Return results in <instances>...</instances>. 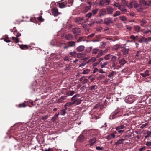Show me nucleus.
Segmentation results:
<instances>
[{"mask_svg":"<svg viewBox=\"0 0 151 151\" xmlns=\"http://www.w3.org/2000/svg\"><path fill=\"white\" fill-rule=\"evenodd\" d=\"M91 52L93 55H95L97 53L96 57L98 58L103 55V52L102 50H99L98 49L94 48L92 50Z\"/></svg>","mask_w":151,"mask_h":151,"instance_id":"1","label":"nucleus"},{"mask_svg":"<svg viewBox=\"0 0 151 151\" xmlns=\"http://www.w3.org/2000/svg\"><path fill=\"white\" fill-rule=\"evenodd\" d=\"M135 5L134 8L137 11L139 12H142L144 9V6L145 5L144 4H143L142 0L140 1V3L138 4L136 3V4Z\"/></svg>","mask_w":151,"mask_h":151,"instance_id":"2","label":"nucleus"},{"mask_svg":"<svg viewBox=\"0 0 151 151\" xmlns=\"http://www.w3.org/2000/svg\"><path fill=\"white\" fill-rule=\"evenodd\" d=\"M112 19L109 17L105 18L104 20V23L106 25H108L110 23H113Z\"/></svg>","mask_w":151,"mask_h":151,"instance_id":"3","label":"nucleus"},{"mask_svg":"<svg viewBox=\"0 0 151 151\" xmlns=\"http://www.w3.org/2000/svg\"><path fill=\"white\" fill-rule=\"evenodd\" d=\"M112 57L111 59V62L112 63H114L116 61L117 59H119L121 55L120 54H116L114 56H112Z\"/></svg>","mask_w":151,"mask_h":151,"instance_id":"4","label":"nucleus"},{"mask_svg":"<svg viewBox=\"0 0 151 151\" xmlns=\"http://www.w3.org/2000/svg\"><path fill=\"white\" fill-rule=\"evenodd\" d=\"M127 102L128 103H132L135 100V99L133 95H129L127 97Z\"/></svg>","mask_w":151,"mask_h":151,"instance_id":"5","label":"nucleus"},{"mask_svg":"<svg viewBox=\"0 0 151 151\" xmlns=\"http://www.w3.org/2000/svg\"><path fill=\"white\" fill-rule=\"evenodd\" d=\"M52 14L55 16H57L59 14H61V13L58 12V9L57 8H54L52 11Z\"/></svg>","mask_w":151,"mask_h":151,"instance_id":"6","label":"nucleus"},{"mask_svg":"<svg viewBox=\"0 0 151 151\" xmlns=\"http://www.w3.org/2000/svg\"><path fill=\"white\" fill-rule=\"evenodd\" d=\"M127 126V125L125 124H124L123 125H121L118 126L116 127L115 128H116L121 130L123 129L124 130V131H125L126 129Z\"/></svg>","mask_w":151,"mask_h":151,"instance_id":"7","label":"nucleus"},{"mask_svg":"<svg viewBox=\"0 0 151 151\" xmlns=\"http://www.w3.org/2000/svg\"><path fill=\"white\" fill-rule=\"evenodd\" d=\"M72 31L74 34L78 35L80 33L81 30L79 28H75L73 29Z\"/></svg>","mask_w":151,"mask_h":151,"instance_id":"8","label":"nucleus"},{"mask_svg":"<svg viewBox=\"0 0 151 151\" xmlns=\"http://www.w3.org/2000/svg\"><path fill=\"white\" fill-rule=\"evenodd\" d=\"M109 64V62L108 61H103L101 62L100 63V65L101 68H102L106 67V66Z\"/></svg>","mask_w":151,"mask_h":151,"instance_id":"9","label":"nucleus"},{"mask_svg":"<svg viewBox=\"0 0 151 151\" xmlns=\"http://www.w3.org/2000/svg\"><path fill=\"white\" fill-rule=\"evenodd\" d=\"M83 17H78L76 19V22L78 24H79L83 23Z\"/></svg>","mask_w":151,"mask_h":151,"instance_id":"10","label":"nucleus"},{"mask_svg":"<svg viewBox=\"0 0 151 151\" xmlns=\"http://www.w3.org/2000/svg\"><path fill=\"white\" fill-rule=\"evenodd\" d=\"M106 9L108 13L110 14H112L114 11V9L110 6L107 7Z\"/></svg>","mask_w":151,"mask_h":151,"instance_id":"11","label":"nucleus"},{"mask_svg":"<svg viewBox=\"0 0 151 151\" xmlns=\"http://www.w3.org/2000/svg\"><path fill=\"white\" fill-rule=\"evenodd\" d=\"M149 71L147 70H145L144 73H140V75L144 78L146 77L149 75Z\"/></svg>","mask_w":151,"mask_h":151,"instance_id":"12","label":"nucleus"},{"mask_svg":"<svg viewBox=\"0 0 151 151\" xmlns=\"http://www.w3.org/2000/svg\"><path fill=\"white\" fill-rule=\"evenodd\" d=\"M106 10L104 9H102L100 10L99 13L100 16H104L106 14Z\"/></svg>","mask_w":151,"mask_h":151,"instance_id":"13","label":"nucleus"},{"mask_svg":"<svg viewBox=\"0 0 151 151\" xmlns=\"http://www.w3.org/2000/svg\"><path fill=\"white\" fill-rule=\"evenodd\" d=\"M80 95L79 94H76L72 97L71 98V101H72V102H74L75 100L78 99H78V98L80 97Z\"/></svg>","mask_w":151,"mask_h":151,"instance_id":"14","label":"nucleus"},{"mask_svg":"<svg viewBox=\"0 0 151 151\" xmlns=\"http://www.w3.org/2000/svg\"><path fill=\"white\" fill-rule=\"evenodd\" d=\"M125 140V139L123 138L117 140V141L114 144L118 145L120 144H123Z\"/></svg>","mask_w":151,"mask_h":151,"instance_id":"15","label":"nucleus"},{"mask_svg":"<svg viewBox=\"0 0 151 151\" xmlns=\"http://www.w3.org/2000/svg\"><path fill=\"white\" fill-rule=\"evenodd\" d=\"M141 27L138 25H134L133 27V29L134 31L137 32H139L140 31Z\"/></svg>","mask_w":151,"mask_h":151,"instance_id":"16","label":"nucleus"},{"mask_svg":"<svg viewBox=\"0 0 151 151\" xmlns=\"http://www.w3.org/2000/svg\"><path fill=\"white\" fill-rule=\"evenodd\" d=\"M119 9L121 10L123 13V14H124L127 11L126 9L125 8L124 6L123 5H120L119 8Z\"/></svg>","mask_w":151,"mask_h":151,"instance_id":"17","label":"nucleus"},{"mask_svg":"<svg viewBox=\"0 0 151 151\" xmlns=\"http://www.w3.org/2000/svg\"><path fill=\"white\" fill-rule=\"evenodd\" d=\"M65 38L67 40H71L73 38V36L71 34H66L65 36Z\"/></svg>","mask_w":151,"mask_h":151,"instance_id":"18","label":"nucleus"},{"mask_svg":"<svg viewBox=\"0 0 151 151\" xmlns=\"http://www.w3.org/2000/svg\"><path fill=\"white\" fill-rule=\"evenodd\" d=\"M85 47L83 45H81L78 47L76 49L79 52H82L83 51Z\"/></svg>","mask_w":151,"mask_h":151,"instance_id":"19","label":"nucleus"},{"mask_svg":"<svg viewBox=\"0 0 151 151\" xmlns=\"http://www.w3.org/2000/svg\"><path fill=\"white\" fill-rule=\"evenodd\" d=\"M142 2L145 5L148 6H151V0L148 1L147 2H145V0H142Z\"/></svg>","mask_w":151,"mask_h":151,"instance_id":"20","label":"nucleus"},{"mask_svg":"<svg viewBox=\"0 0 151 151\" xmlns=\"http://www.w3.org/2000/svg\"><path fill=\"white\" fill-rule=\"evenodd\" d=\"M136 4V2L135 1H132L128 5H127V6L129 8H131L132 7L133 5L134 6V7H135V5H136L135 4Z\"/></svg>","mask_w":151,"mask_h":151,"instance_id":"21","label":"nucleus"},{"mask_svg":"<svg viewBox=\"0 0 151 151\" xmlns=\"http://www.w3.org/2000/svg\"><path fill=\"white\" fill-rule=\"evenodd\" d=\"M122 51L123 52L124 55H126L128 53L129 49L125 48H123L122 49Z\"/></svg>","mask_w":151,"mask_h":151,"instance_id":"22","label":"nucleus"},{"mask_svg":"<svg viewBox=\"0 0 151 151\" xmlns=\"http://www.w3.org/2000/svg\"><path fill=\"white\" fill-rule=\"evenodd\" d=\"M82 101L81 100L79 99H78L75 100V101L73 102V104L76 105H78L81 103Z\"/></svg>","mask_w":151,"mask_h":151,"instance_id":"23","label":"nucleus"},{"mask_svg":"<svg viewBox=\"0 0 151 151\" xmlns=\"http://www.w3.org/2000/svg\"><path fill=\"white\" fill-rule=\"evenodd\" d=\"M126 62L124 58H123L120 60L119 61V63L122 65L123 66L126 63Z\"/></svg>","mask_w":151,"mask_h":151,"instance_id":"24","label":"nucleus"},{"mask_svg":"<svg viewBox=\"0 0 151 151\" xmlns=\"http://www.w3.org/2000/svg\"><path fill=\"white\" fill-rule=\"evenodd\" d=\"M96 140V139L95 138L91 139L89 141V144L90 146L92 145L95 142Z\"/></svg>","mask_w":151,"mask_h":151,"instance_id":"25","label":"nucleus"},{"mask_svg":"<svg viewBox=\"0 0 151 151\" xmlns=\"http://www.w3.org/2000/svg\"><path fill=\"white\" fill-rule=\"evenodd\" d=\"M142 32L144 34H147L150 32V30L148 29L147 27L146 29H144L142 30Z\"/></svg>","mask_w":151,"mask_h":151,"instance_id":"26","label":"nucleus"},{"mask_svg":"<svg viewBox=\"0 0 151 151\" xmlns=\"http://www.w3.org/2000/svg\"><path fill=\"white\" fill-rule=\"evenodd\" d=\"M70 57H75L76 55V52L74 51L70 52L69 53Z\"/></svg>","mask_w":151,"mask_h":151,"instance_id":"27","label":"nucleus"},{"mask_svg":"<svg viewBox=\"0 0 151 151\" xmlns=\"http://www.w3.org/2000/svg\"><path fill=\"white\" fill-rule=\"evenodd\" d=\"M59 114V113H56L54 116L51 119L53 121H55L57 119V118L58 117Z\"/></svg>","mask_w":151,"mask_h":151,"instance_id":"28","label":"nucleus"},{"mask_svg":"<svg viewBox=\"0 0 151 151\" xmlns=\"http://www.w3.org/2000/svg\"><path fill=\"white\" fill-rule=\"evenodd\" d=\"M96 58L95 57H93L88 61L87 63H93L96 61Z\"/></svg>","mask_w":151,"mask_h":151,"instance_id":"29","label":"nucleus"},{"mask_svg":"<svg viewBox=\"0 0 151 151\" xmlns=\"http://www.w3.org/2000/svg\"><path fill=\"white\" fill-rule=\"evenodd\" d=\"M68 45L69 47H73L75 45V42L71 41L68 42Z\"/></svg>","mask_w":151,"mask_h":151,"instance_id":"30","label":"nucleus"},{"mask_svg":"<svg viewBox=\"0 0 151 151\" xmlns=\"http://www.w3.org/2000/svg\"><path fill=\"white\" fill-rule=\"evenodd\" d=\"M119 18L121 20L123 21H125L127 20L126 17L124 15L120 16Z\"/></svg>","mask_w":151,"mask_h":151,"instance_id":"31","label":"nucleus"},{"mask_svg":"<svg viewBox=\"0 0 151 151\" xmlns=\"http://www.w3.org/2000/svg\"><path fill=\"white\" fill-rule=\"evenodd\" d=\"M121 12L119 11H116L113 15L114 17H115L116 16L119 15L121 14Z\"/></svg>","mask_w":151,"mask_h":151,"instance_id":"32","label":"nucleus"},{"mask_svg":"<svg viewBox=\"0 0 151 151\" xmlns=\"http://www.w3.org/2000/svg\"><path fill=\"white\" fill-rule=\"evenodd\" d=\"M110 57H111V55H110V54H107V55H106L104 57V59L106 60H109L110 58Z\"/></svg>","mask_w":151,"mask_h":151,"instance_id":"33","label":"nucleus"},{"mask_svg":"<svg viewBox=\"0 0 151 151\" xmlns=\"http://www.w3.org/2000/svg\"><path fill=\"white\" fill-rule=\"evenodd\" d=\"M90 72V70L88 69H86L83 70L82 73L84 74H86Z\"/></svg>","mask_w":151,"mask_h":151,"instance_id":"34","label":"nucleus"},{"mask_svg":"<svg viewBox=\"0 0 151 151\" xmlns=\"http://www.w3.org/2000/svg\"><path fill=\"white\" fill-rule=\"evenodd\" d=\"M12 39L14 41L15 43H18L19 42V40H18V38H17L16 37H12Z\"/></svg>","mask_w":151,"mask_h":151,"instance_id":"35","label":"nucleus"},{"mask_svg":"<svg viewBox=\"0 0 151 151\" xmlns=\"http://www.w3.org/2000/svg\"><path fill=\"white\" fill-rule=\"evenodd\" d=\"M85 39H84L83 37H80L79 39L77 40V42H79L82 41H85Z\"/></svg>","mask_w":151,"mask_h":151,"instance_id":"36","label":"nucleus"},{"mask_svg":"<svg viewBox=\"0 0 151 151\" xmlns=\"http://www.w3.org/2000/svg\"><path fill=\"white\" fill-rule=\"evenodd\" d=\"M116 74V72H114V71H112L111 72V73L110 74H109V75H108V77H109L110 78V77H112L113 76L115 75Z\"/></svg>","mask_w":151,"mask_h":151,"instance_id":"37","label":"nucleus"},{"mask_svg":"<svg viewBox=\"0 0 151 151\" xmlns=\"http://www.w3.org/2000/svg\"><path fill=\"white\" fill-rule=\"evenodd\" d=\"M115 129L116 131H118V132L119 134H122L123 132H124V130H123V129L121 130V129H117L116 128H115Z\"/></svg>","mask_w":151,"mask_h":151,"instance_id":"38","label":"nucleus"},{"mask_svg":"<svg viewBox=\"0 0 151 151\" xmlns=\"http://www.w3.org/2000/svg\"><path fill=\"white\" fill-rule=\"evenodd\" d=\"M20 48L22 49H24L25 48L27 49L28 48L27 45H20Z\"/></svg>","mask_w":151,"mask_h":151,"instance_id":"39","label":"nucleus"},{"mask_svg":"<svg viewBox=\"0 0 151 151\" xmlns=\"http://www.w3.org/2000/svg\"><path fill=\"white\" fill-rule=\"evenodd\" d=\"M66 111L65 110L62 109L61 110L60 114L61 115H65L66 114Z\"/></svg>","mask_w":151,"mask_h":151,"instance_id":"40","label":"nucleus"},{"mask_svg":"<svg viewBox=\"0 0 151 151\" xmlns=\"http://www.w3.org/2000/svg\"><path fill=\"white\" fill-rule=\"evenodd\" d=\"M98 10V9L97 8H96L93 10H92V13L93 15H94L97 13Z\"/></svg>","mask_w":151,"mask_h":151,"instance_id":"41","label":"nucleus"},{"mask_svg":"<svg viewBox=\"0 0 151 151\" xmlns=\"http://www.w3.org/2000/svg\"><path fill=\"white\" fill-rule=\"evenodd\" d=\"M119 47V44H116L114 46L113 48L114 50H117Z\"/></svg>","mask_w":151,"mask_h":151,"instance_id":"42","label":"nucleus"},{"mask_svg":"<svg viewBox=\"0 0 151 151\" xmlns=\"http://www.w3.org/2000/svg\"><path fill=\"white\" fill-rule=\"evenodd\" d=\"M99 5L101 6H104V2L103 0H101L99 3Z\"/></svg>","mask_w":151,"mask_h":151,"instance_id":"43","label":"nucleus"},{"mask_svg":"<svg viewBox=\"0 0 151 151\" xmlns=\"http://www.w3.org/2000/svg\"><path fill=\"white\" fill-rule=\"evenodd\" d=\"M151 134V132L150 131H147L146 134V135L145 136V138H146L149 137L150 135Z\"/></svg>","mask_w":151,"mask_h":151,"instance_id":"44","label":"nucleus"},{"mask_svg":"<svg viewBox=\"0 0 151 151\" xmlns=\"http://www.w3.org/2000/svg\"><path fill=\"white\" fill-rule=\"evenodd\" d=\"M96 85H93L90 87V90L91 91H94V90L96 88Z\"/></svg>","mask_w":151,"mask_h":151,"instance_id":"45","label":"nucleus"},{"mask_svg":"<svg viewBox=\"0 0 151 151\" xmlns=\"http://www.w3.org/2000/svg\"><path fill=\"white\" fill-rule=\"evenodd\" d=\"M141 26H143L146 22V21L144 19L142 20L141 22Z\"/></svg>","mask_w":151,"mask_h":151,"instance_id":"46","label":"nucleus"},{"mask_svg":"<svg viewBox=\"0 0 151 151\" xmlns=\"http://www.w3.org/2000/svg\"><path fill=\"white\" fill-rule=\"evenodd\" d=\"M70 58L67 56H65L64 58V60L65 61L68 62L70 61Z\"/></svg>","mask_w":151,"mask_h":151,"instance_id":"47","label":"nucleus"},{"mask_svg":"<svg viewBox=\"0 0 151 151\" xmlns=\"http://www.w3.org/2000/svg\"><path fill=\"white\" fill-rule=\"evenodd\" d=\"M113 5L115 7H118V9L120 7V5L118 3H115Z\"/></svg>","mask_w":151,"mask_h":151,"instance_id":"48","label":"nucleus"},{"mask_svg":"<svg viewBox=\"0 0 151 151\" xmlns=\"http://www.w3.org/2000/svg\"><path fill=\"white\" fill-rule=\"evenodd\" d=\"M145 37H142L139 39V42L140 43L144 42V40H145Z\"/></svg>","mask_w":151,"mask_h":151,"instance_id":"49","label":"nucleus"},{"mask_svg":"<svg viewBox=\"0 0 151 151\" xmlns=\"http://www.w3.org/2000/svg\"><path fill=\"white\" fill-rule=\"evenodd\" d=\"M59 7L60 8H63L65 7V5L63 4L59 3Z\"/></svg>","mask_w":151,"mask_h":151,"instance_id":"50","label":"nucleus"},{"mask_svg":"<svg viewBox=\"0 0 151 151\" xmlns=\"http://www.w3.org/2000/svg\"><path fill=\"white\" fill-rule=\"evenodd\" d=\"M26 106V105L24 103H23L19 105V107H25Z\"/></svg>","mask_w":151,"mask_h":151,"instance_id":"51","label":"nucleus"},{"mask_svg":"<svg viewBox=\"0 0 151 151\" xmlns=\"http://www.w3.org/2000/svg\"><path fill=\"white\" fill-rule=\"evenodd\" d=\"M103 58H99L98 60V63H99L100 64V63H101V61H103Z\"/></svg>","mask_w":151,"mask_h":151,"instance_id":"52","label":"nucleus"},{"mask_svg":"<svg viewBox=\"0 0 151 151\" xmlns=\"http://www.w3.org/2000/svg\"><path fill=\"white\" fill-rule=\"evenodd\" d=\"M83 54L81 53H79L77 54V57L78 58H81L83 57Z\"/></svg>","mask_w":151,"mask_h":151,"instance_id":"53","label":"nucleus"},{"mask_svg":"<svg viewBox=\"0 0 151 151\" xmlns=\"http://www.w3.org/2000/svg\"><path fill=\"white\" fill-rule=\"evenodd\" d=\"M94 35V33L92 34L91 35H89L87 37L88 38L91 39L92 38Z\"/></svg>","mask_w":151,"mask_h":151,"instance_id":"54","label":"nucleus"},{"mask_svg":"<svg viewBox=\"0 0 151 151\" xmlns=\"http://www.w3.org/2000/svg\"><path fill=\"white\" fill-rule=\"evenodd\" d=\"M92 13L89 12L86 15V16L88 18H90L92 16Z\"/></svg>","mask_w":151,"mask_h":151,"instance_id":"55","label":"nucleus"},{"mask_svg":"<svg viewBox=\"0 0 151 151\" xmlns=\"http://www.w3.org/2000/svg\"><path fill=\"white\" fill-rule=\"evenodd\" d=\"M145 39L144 40V42H145L146 44H147L148 43L149 40L148 38H145Z\"/></svg>","mask_w":151,"mask_h":151,"instance_id":"56","label":"nucleus"},{"mask_svg":"<svg viewBox=\"0 0 151 151\" xmlns=\"http://www.w3.org/2000/svg\"><path fill=\"white\" fill-rule=\"evenodd\" d=\"M106 139H107L108 140H109L112 139V138H111L110 134L106 136Z\"/></svg>","mask_w":151,"mask_h":151,"instance_id":"57","label":"nucleus"},{"mask_svg":"<svg viewBox=\"0 0 151 151\" xmlns=\"http://www.w3.org/2000/svg\"><path fill=\"white\" fill-rule=\"evenodd\" d=\"M48 117V115H46L45 116L42 117V119L43 120H45L47 119Z\"/></svg>","mask_w":151,"mask_h":151,"instance_id":"58","label":"nucleus"},{"mask_svg":"<svg viewBox=\"0 0 151 151\" xmlns=\"http://www.w3.org/2000/svg\"><path fill=\"white\" fill-rule=\"evenodd\" d=\"M96 149L98 150H102L103 149V148L102 147H100L99 146H97L96 147Z\"/></svg>","mask_w":151,"mask_h":151,"instance_id":"59","label":"nucleus"},{"mask_svg":"<svg viewBox=\"0 0 151 151\" xmlns=\"http://www.w3.org/2000/svg\"><path fill=\"white\" fill-rule=\"evenodd\" d=\"M86 64V63L83 62V63H82L81 64H80L79 65V67H82V66H84Z\"/></svg>","mask_w":151,"mask_h":151,"instance_id":"60","label":"nucleus"},{"mask_svg":"<svg viewBox=\"0 0 151 151\" xmlns=\"http://www.w3.org/2000/svg\"><path fill=\"white\" fill-rule=\"evenodd\" d=\"M126 27L127 29L129 30H130L132 29V28L129 25H127L126 26Z\"/></svg>","mask_w":151,"mask_h":151,"instance_id":"61","label":"nucleus"},{"mask_svg":"<svg viewBox=\"0 0 151 151\" xmlns=\"http://www.w3.org/2000/svg\"><path fill=\"white\" fill-rule=\"evenodd\" d=\"M98 72L99 73H105V72L102 69H100L98 71Z\"/></svg>","mask_w":151,"mask_h":151,"instance_id":"62","label":"nucleus"},{"mask_svg":"<svg viewBox=\"0 0 151 151\" xmlns=\"http://www.w3.org/2000/svg\"><path fill=\"white\" fill-rule=\"evenodd\" d=\"M105 2L106 5H109L110 2V0H105Z\"/></svg>","mask_w":151,"mask_h":151,"instance_id":"63","label":"nucleus"},{"mask_svg":"<svg viewBox=\"0 0 151 151\" xmlns=\"http://www.w3.org/2000/svg\"><path fill=\"white\" fill-rule=\"evenodd\" d=\"M146 145L147 146H150L151 145V142H147L146 143Z\"/></svg>","mask_w":151,"mask_h":151,"instance_id":"64","label":"nucleus"}]
</instances>
